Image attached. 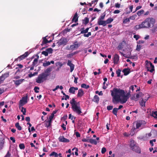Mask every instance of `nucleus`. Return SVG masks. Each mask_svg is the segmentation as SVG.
Here are the masks:
<instances>
[{
	"instance_id": "nucleus-39",
	"label": "nucleus",
	"mask_w": 157,
	"mask_h": 157,
	"mask_svg": "<svg viewBox=\"0 0 157 157\" xmlns=\"http://www.w3.org/2000/svg\"><path fill=\"white\" fill-rule=\"evenodd\" d=\"M84 28H82L80 29L81 31L80 34H85L87 33V31H86L85 29H84Z\"/></svg>"
},
{
	"instance_id": "nucleus-18",
	"label": "nucleus",
	"mask_w": 157,
	"mask_h": 157,
	"mask_svg": "<svg viewBox=\"0 0 157 157\" xmlns=\"http://www.w3.org/2000/svg\"><path fill=\"white\" fill-rule=\"evenodd\" d=\"M84 94V92L82 89H80L78 90V92L77 95L78 97H81Z\"/></svg>"
},
{
	"instance_id": "nucleus-10",
	"label": "nucleus",
	"mask_w": 157,
	"mask_h": 157,
	"mask_svg": "<svg viewBox=\"0 0 157 157\" xmlns=\"http://www.w3.org/2000/svg\"><path fill=\"white\" fill-rule=\"evenodd\" d=\"M67 65L70 67V72H72L74 69L75 65L71 63V61L70 60H68Z\"/></svg>"
},
{
	"instance_id": "nucleus-32",
	"label": "nucleus",
	"mask_w": 157,
	"mask_h": 157,
	"mask_svg": "<svg viewBox=\"0 0 157 157\" xmlns=\"http://www.w3.org/2000/svg\"><path fill=\"white\" fill-rule=\"evenodd\" d=\"M49 155L50 156H54L55 157H58V155L57 153L53 151Z\"/></svg>"
},
{
	"instance_id": "nucleus-25",
	"label": "nucleus",
	"mask_w": 157,
	"mask_h": 157,
	"mask_svg": "<svg viewBox=\"0 0 157 157\" xmlns=\"http://www.w3.org/2000/svg\"><path fill=\"white\" fill-rule=\"evenodd\" d=\"M5 141L4 140L0 141V150L3 149L4 146Z\"/></svg>"
},
{
	"instance_id": "nucleus-38",
	"label": "nucleus",
	"mask_w": 157,
	"mask_h": 157,
	"mask_svg": "<svg viewBox=\"0 0 157 157\" xmlns=\"http://www.w3.org/2000/svg\"><path fill=\"white\" fill-rule=\"evenodd\" d=\"M21 109V111L23 113V114L24 115H25L26 114V109L23 107H22Z\"/></svg>"
},
{
	"instance_id": "nucleus-9",
	"label": "nucleus",
	"mask_w": 157,
	"mask_h": 157,
	"mask_svg": "<svg viewBox=\"0 0 157 157\" xmlns=\"http://www.w3.org/2000/svg\"><path fill=\"white\" fill-rule=\"evenodd\" d=\"M9 73L7 72L3 75L0 77V83L3 82L6 78H7L9 76Z\"/></svg>"
},
{
	"instance_id": "nucleus-4",
	"label": "nucleus",
	"mask_w": 157,
	"mask_h": 157,
	"mask_svg": "<svg viewBox=\"0 0 157 157\" xmlns=\"http://www.w3.org/2000/svg\"><path fill=\"white\" fill-rule=\"evenodd\" d=\"M155 22V19L152 17H148L142 23L144 28H149L153 27Z\"/></svg>"
},
{
	"instance_id": "nucleus-33",
	"label": "nucleus",
	"mask_w": 157,
	"mask_h": 157,
	"mask_svg": "<svg viewBox=\"0 0 157 157\" xmlns=\"http://www.w3.org/2000/svg\"><path fill=\"white\" fill-rule=\"evenodd\" d=\"M69 92L73 94H75V90L74 89V87H71L69 89Z\"/></svg>"
},
{
	"instance_id": "nucleus-29",
	"label": "nucleus",
	"mask_w": 157,
	"mask_h": 157,
	"mask_svg": "<svg viewBox=\"0 0 157 157\" xmlns=\"http://www.w3.org/2000/svg\"><path fill=\"white\" fill-rule=\"evenodd\" d=\"M118 110V109H117V108H114L113 109L112 113H113L115 115V116H117V113Z\"/></svg>"
},
{
	"instance_id": "nucleus-11",
	"label": "nucleus",
	"mask_w": 157,
	"mask_h": 157,
	"mask_svg": "<svg viewBox=\"0 0 157 157\" xmlns=\"http://www.w3.org/2000/svg\"><path fill=\"white\" fill-rule=\"evenodd\" d=\"M24 80L25 79H21L17 80H13V81L16 86H18L22 83Z\"/></svg>"
},
{
	"instance_id": "nucleus-30",
	"label": "nucleus",
	"mask_w": 157,
	"mask_h": 157,
	"mask_svg": "<svg viewBox=\"0 0 157 157\" xmlns=\"http://www.w3.org/2000/svg\"><path fill=\"white\" fill-rule=\"evenodd\" d=\"M15 126L18 130H21L22 129V128L20 125L19 124L18 122L15 124Z\"/></svg>"
},
{
	"instance_id": "nucleus-16",
	"label": "nucleus",
	"mask_w": 157,
	"mask_h": 157,
	"mask_svg": "<svg viewBox=\"0 0 157 157\" xmlns=\"http://www.w3.org/2000/svg\"><path fill=\"white\" fill-rule=\"evenodd\" d=\"M132 150L138 153H140L141 151L140 148L136 145L134 146V147L131 148Z\"/></svg>"
},
{
	"instance_id": "nucleus-61",
	"label": "nucleus",
	"mask_w": 157,
	"mask_h": 157,
	"mask_svg": "<svg viewBox=\"0 0 157 157\" xmlns=\"http://www.w3.org/2000/svg\"><path fill=\"white\" fill-rule=\"evenodd\" d=\"M78 79V78L77 77H74V82L75 83H77V80Z\"/></svg>"
},
{
	"instance_id": "nucleus-8",
	"label": "nucleus",
	"mask_w": 157,
	"mask_h": 157,
	"mask_svg": "<svg viewBox=\"0 0 157 157\" xmlns=\"http://www.w3.org/2000/svg\"><path fill=\"white\" fill-rule=\"evenodd\" d=\"M67 41V39L64 38L60 39L59 41L57 42L59 46L66 45Z\"/></svg>"
},
{
	"instance_id": "nucleus-26",
	"label": "nucleus",
	"mask_w": 157,
	"mask_h": 157,
	"mask_svg": "<svg viewBox=\"0 0 157 157\" xmlns=\"http://www.w3.org/2000/svg\"><path fill=\"white\" fill-rule=\"evenodd\" d=\"M151 115L154 117V118H156L157 120V111L155 112L152 111Z\"/></svg>"
},
{
	"instance_id": "nucleus-3",
	"label": "nucleus",
	"mask_w": 157,
	"mask_h": 157,
	"mask_svg": "<svg viewBox=\"0 0 157 157\" xmlns=\"http://www.w3.org/2000/svg\"><path fill=\"white\" fill-rule=\"evenodd\" d=\"M70 103L71 106V109L73 112L78 115L82 113L79 102H77L75 99L73 98L71 100Z\"/></svg>"
},
{
	"instance_id": "nucleus-53",
	"label": "nucleus",
	"mask_w": 157,
	"mask_h": 157,
	"mask_svg": "<svg viewBox=\"0 0 157 157\" xmlns=\"http://www.w3.org/2000/svg\"><path fill=\"white\" fill-rule=\"evenodd\" d=\"M141 48V46L140 45H137L136 48V50L137 51H139Z\"/></svg>"
},
{
	"instance_id": "nucleus-21",
	"label": "nucleus",
	"mask_w": 157,
	"mask_h": 157,
	"mask_svg": "<svg viewBox=\"0 0 157 157\" xmlns=\"http://www.w3.org/2000/svg\"><path fill=\"white\" fill-rule=\"evenodd\" d=\"M78 14L77 13H76L74 15L72 18V22H76L78 21Z\"/></svg>"
},
{
	"instance_id": "nucleus-63",
	"label": "nucleus",
	"mask_w": 157,
	"mask_h": 157,
	"mask_svg": "<svg viewBox=\"0 0 157 157\" xmlns=\"http://www.w3.org/2000/svg\"><path fill=\"white\" fill-rule=\"evenodd\" d=\"M120 12L119 10H116L113 12V13L114 14L118 13Z\"/></svg>"
},
{
	"instance_id": "nucleus-47",
	"label": "nucleus",
	"mask_w": 157,
	"mask_h": 157,
	"mask_svg": "<svg viewBox=\"0 0 157 157\" xmlns=\"http://www.w3.org/2000/svg\"><path fill=\"white\" fill-rule=\"evenodd\" d=\"M105 14L104 13L103 15H101L100 17L98 18V20H103L105 17Z\"/></svg>"
},
{
	"instance_id": "nucleus-28",
	"label": "nucleus",
	"mask_w": 157,
	"mask_h": 157,
	"mask_svg": "<svg viewBox=\"0 0 157 157\" xmlns=\"http://www.w3.org/2000/svg\"><path fill=\"white\" fill-rule=\"evenodd\" d=\"M113 20V19L111 18H108L105 21L106 24L110 23Z\"/></svg>"
},
{
	"instance_id": "nucleus-57",
	"label": "nucleus",
	"mask_w": 157,
	"mask_h": 157,
	"mask_svg": "<svg viewBox=\"0 0 157 157\" xmlns=\"http://www.w3.org/2000/svg\"><path fill=\"white\" fill-rule=\"evenodd\" d=\"M66 125H65V124L64 123H63L61 125V127L63 128V129L64 130H65L66 129V127H65Z\"/></svg>"
},
{
	"instance_id": "nucleus-17",
	"label": "nucleus",
	"mask_w": 157,
	"mask_h": 157,
	"mask_svg": "<svg viewBox=\"0 0 157 157\" xmlns=\"http://www.w3.org/2000/svg\"><path fill=\"white\" fill-rule=\"evenodd\" d=\"M130 69L129 68H124L122 70V72L124 73V75H127L130 73Z\"/></svg>"
},
{
	"instance_id": "nucleus-62",
	"label": "nucleus",
	"mask_w": 157,
	"mask_h": 157,
	"mask_svg": "<svg viewBox=\"0 0 157 157\" xmlns=\"http://www.w3.org/2000/svg\"><path fill=\"white\" fill-rule=\"evenodd\" d=\"M75 135L76 137H79L80 136V135L79 133L78 132H76L75 133Z\"/></svg>"
},
{
	"instance_id": "nucleus-14",
	"label": "nucleus",
	"mask_w": 157,
	"mask_h": 157,
	"mask_svg": "<svg viewBox=\"0 0 157 157\" xmlns=\"http://www.w3.org/2000/svg\"><path fill=\"white\" fill-rule=\"evenodd\" d=\"M29 55V53L28 52H25L24 54L18 57L17 59L19 60H22L26 57H27Z\"/></svg>"
},
{
	"instance_id": "nucleus-15",
	"label": "nucleus",
	"mask_w": 157,
	"mask_h": 157,
	"mask_svg": "<svg viewBox=\"0 0 157 157\" xmlns=\"http://www.w3.org/2000/svg\"><path fill=\"white\" fill-rule=\"evenodd\" d=\"M97 23L98 25H102L103 26H105L106 25L105 21L103 20H98Z\"/></svg>"
},
{
	"instance_id": "nucleus-5",
	"label": "nucleus",
	"mask_w": 157,
	"mask_h": 157,
	"mask_svg": "<svg viewBox=\"0 0 157 157\" xmlns=\"http://www.w3.org/2000/svg\"><path fill=\"white\" fill-rule=\"evenodd\" d=\"M80 45L79 43L77 41H75L74 44L71 45L70 47L67 46L66 47V49L67 50H74L78 48Z\"/></svg>"
},
{
	"instance_id": "nucleus-54",
	"label": "nucleus",
	"mask_w": 157,
	"mask_h": 157,
	"mask_svg": "<svg viewBox=\"0 0 157 157\" xmlns=\"http://www.w3.org/2000/svg\"><path fill=\"white\" fill-rule=\"evenodd\" d=\"M133 37L136 39V40H137L139 38L140 36L138 35H135L133 36Z\"/></svg>"
},
{
	"instance_id": "nucleus-1",
	"label": "nucleus",
	"mask_w": 157,
	"mask_h": 157,
	"mask_svg": "<svg viewBox=\"0 0 157 157\" xmlns=\"http://www.w3.org/2000/svg\"><path fill=\"white\" fill-rule=\"evenodd\" d=\"M110 91L113 97L112 102L115 104L119 102L122 104L126 103L129 98L128 96L130 94L129 92L125 95L124 90L116 88H114Z\"/></svg>"
},
{
	"instance_id": "nucleus-40",
	"label": "nucleus",
	"mask_w": 157,
	"mask_h": 157,
	"mask_svg": "<svg viewBox=\"0 0 157 157\" xmlns=\"http://www.w3.org/2000/svg\"><path fill=\"white\" fill-rule=\"evenodd\" d=\"M120 54H121V55H122L123 56L125 57L126 58H130V59H134V58L133 57V56H125V54L122 53L121 52H120Z\"/></svg>"
},
{
	"instance_id": "nucleus-60",
	"label": "nucleus",
	"mask_w": 157,
	"mask_h": 157,
	"mask_svg": "<svg viewBox=\"0 0 157 157\" xmlns=\"http://www.w3.org/2000/svg\"><path fill=\"white\" fill-rule=\"evenodd\" d=\"M74 55V53H71L69 54H67V58H70Z\"/></svg>"
},
{
	"instance_id": "nucleus-58",
	"label": "nucleus",
	"mask_w": 157,
	"mask_h": 157,
	"mask_svg": "<svg viewBox=\"0 0 157 157\" xmlns=\"http://www.w3.org/2000/svg\"><path fill=\"white\" fill-rule=\"evenodd\" d=\"M142 8V6H137L136 8V10L135 11H134V12H133V13H135L136 11L137 10L140 9H141V8Z\"/></svg>"
},
{
	"instance_id": "nucleus-64",
	"label": "nucleus",
	"mask_w": 157,
	"mask_h": 157,
	"mask_svg": "<svg viewBox=\"0 0 157 157\" xmlns=\"http://www.w3.org/2000/svg\"><path fill=\"white\" fill-rule=\"evenodd\" d=\"M25 120L27 122H29L30 121V118L29 117H28L25 118Z\"/></svg>"
},
{
	"instance_id": "nucleus-31",
	"label": "nucleus",
	"mask_w": 157,
	"mask_h": 157,
	"mask_svg": "<svg viewBox=\"0 0 157 157\" xmlns=\"http://www.w3.org/2000/svg\"><path fill=\"white\" fill-rule=\"evenodd\" d=\"M89 142L91 144H94L95 145H96L97 144L96 141L93 139H90L89 140Z\"/></svg>"
},
{
	"instance_id": "nucleus-22",
	"label": "nucleus",
	"mask_w": 157,
	"mask_h": 157,
	"mask_svg": "<svg viewBox=\"0 0 157 157\" xmlns=\"http://www.w3.org/2000/svg\"><path fill=\"white\" fill-rule=\"evenodd\" d=\"M147 99H148L146 100H144L143 99H142L141 101L140 102V105L142 107L145 106L146 102Z\"/></svg>"
},
{
	"instance_id": "nucleus-49",
	"label": "nucleus",
	"mask_w": 157,
	"mask_h": 157,
	"mask_svg": "<svg viewBox=\"0 0 157 157\" xmlns=\"http://www.w3.org/2000/svg\"><path fill=\"white\" fill-rule=\"evenodd\" d=\"M39 88L38 87L35 86V87L34 90V91L36 93H38L39 92V91L37 90H39Z\"/></svg>"
},
{
	"instance_id": "nucleus-13",
	"label": "nucleus",
	"mask_w": 157,
	"mask_h": 157,
	"mask_svg": "<svg viewBox=\"0 0 157 157\" xmlns=\"http://www.w3.org/2000/svg\"><path fill=\"white\" fill-rule=\"evenodd\" d=\"M119 59V56L117 54H115L114 55L113 61L114 64H117L118 63Z\"/></svg>"
},
{
	"instance_id": "nucleus-20",
	"label": "nucleus",
	"mask_w": 157,
	"mask_h": 157,
	"mask_svg": "<svg viewBox=\"0 0 157 157\" xmlns=\"http://www.w3.org/2000/svg\"><path fill=\"white\" fill-rule=\"evenodd\" d=\"M134 28L136 30H137L139 29L144 28V27L143 26V24L142 23L141 24H140L136 25L134 27Z\"/></svg>"
},
{
	"instance_id": "nucleus-46",
	"label": "nucleus",
	"mask_w": 157,
	"mask_h": 157,
	"mask_svg": "<svg viewBox=\"0 0 157 157\" xmlns=\"http://www.w3.org/2000/svg\"><path fill=\"white\" fill-rule=\"evenodd\" d=\"M121 70L120 69H118L116 71V74L117 75V76L119 77L121 75Z\"/></svg>"
},
{
	"instance_id": "nucleus-37",
	"label": "nucleus",
	"mask_w": 157,
	"mask_h": 157,
	"mask_svg": "<svg viewBox=\"0 0 157 157\" xmlns=\"http://www.w3.org/2000/svg\"><path fill=\"white\" fill-rule=\"evenodd\" d=\"M144 12V11L143 10H141L137 12V14L138 16H140L143 14Z\"/></svg>"
},
{
	"instance_id": "nucleus-45",
	"label": "nucleus",
	"mask_w": 157,
	"mask_h": 157,
	"mask_svg": "<svg viewBox=\"0 0 157 157\" xmlns=\"http://www.w3.org/2000/svg\"><path fill=\"white\" fill-rule=\"evenodd\" d=\"M130 19L129 18H126L124 19L123 21V23L124 24H126L128 22H129Z\"/></svg>"
},
{
	"instance_id": "nucleus-24",
	"label": "nucleus",
	"mask_w": 157,
	"mask_h": 157,
	"mask_svg": "<svg viewBox=\"0 0 157 157\" xmlns=\"http://www.w3.org/2000/svg\"><path fill=\"white\" fill-rule=\"evenodd\" d=\"M89 22V19L88 17H86L82 20V23L85 25H86Z\"/></svg>"
},
{
	"instance_id": "nucleus-42",
	"label": "nucleus",
	"mask_w": 157,
	"mask_h": 157,
	"mask_svg": "<svg viewBox=\"0 0 157 157\" xmlns=\"http://www.w3.org/2000/svg\"><path fill=\"white\" fill-rule=\"evenodd\" d=\"M69 119H71V120H75L76 117L72 115L71 114H70L69 115Z\"/></svg>"
},
{
	"instance_id": "nucleus-23",
	"label": "nucleus",
	"mask_w": 157,
	"mask_h": 157,
	"mask_svg": "<svg viewBox=\"0 0 157 157\" xmlns=\"http://www.w3.org/2000/svg\"><path fill=\"white\" fill-rule=\"evenodd\" d=\"M92 101L96 103H98L99 101V98L98 96L97 95H95Z\"/></svg>"
},
{
	"instance_id": "nucleus-44",
	"label": "nucleus",
	"mask_w": 157,
	"mask_h": 157,
	"mask_svg": "<svg viewBox=\"0 0 157 157\" xmlns=\"http://www.w3.org/2000/svg\"><path fill=\"white\" fill-rule=\"evenodd\" d=\"M142 124V123L140 122V121L139 122H137L136 123V128H139Z\"/></svg>"
},
{
	"instance_id": "nucleus-36",
	"label": "nucleus",
	"mask_w": 157,
	"mask_h": 157,
	"mask_svg": "<svg viewBox=\"0 0 157 157\" xmlns=\"http://www.w3.org/2000/svg\"><path fill=\"white\" fill-rule=\"evenodd\" d=\"M37 62L38 58L35 59L33 60V62L32 66H35L37 64Z\"/></svg>"
},
{
	"instance_id": "nucleus-41",
	"label": "nucleus",
	"mask_w": 157,
	"mask_h": 157,
	"mask_svg": "<svg viewBox=\"0 0 157 157\" xmlns=\"http://www.w3.org/2000/svg\"><path fill=\"white\" fill-rule=\"evenodd\" d=\"M46 51L48 52V54H51L52 52L53 49L51 48H49L46 49Z\"/></svg>"
},
{
	"instance_id": "nucleus-43",
	"label": "nucleus",
	"mask_w": 157,
	"mask_h": 157,
	"mask_svg": "<svg viewBox=\"0 0 157 157\" xmlns=\"http://www.w3.org/2000/svg\"><path fill=\"white\" fill-rule=\"evenodd\" d=\"M19 147L21 149H24L25 148V146L24 144H21L19 145Z\"/></svg>"
},
{
	"instance_id": "nucleus-56",
	"label": "nucleus",
	"mask_w": 157,
	"mask_h": 157,
	"mask_svg": "<svg viewBox=\"0 0 157 157\" xmlns=\"http://www.w3.org/2000/svg\"><path fill=\"white\" fill-rule=\"evenodd\" d=\"M27 124L29 125V128H28V130H29V132H31V130H30V128L32 124L29 122L27 123Z\"/></svg>"
},
{
	"instance_id": "nucleus-59",
	"label": "nucleus",
	"mask_w": 157,
	"mask_h": 157,
	"mask_svg": "<svg viewBox=\"0 0 157 157\" xmlns=\"http://www.w3.org/2000/svg\"><path fill=\"white\" fill-rule=\"evenodd\" d=\"M10 140L12 141V142L14 143L15 142V140L14 137H11L10 138Z\"/></svg>"
},
{
	"instance_id": "nucleus-12",
	"label": "nucleus",
	"mask_w": 157,
	"mask_h": 157,
	"mask_svg": "<svg viewBox=\"0 0 157 157\" xmlns=\"http://www.w3.org/2000/svg\"><path fill=\"white\" fill-rule=\"evenodd\" d=\"M58 139L60 142L68 143L70 142L69 140L65 138L63 136H59Z\"/></svg>"
},
{
	"instance_id": "nucleus-27",
	"label": "nucleus",
	"mask_w": 157,
	"mask_h": 157,
	"mask_svg": "<svg viewBox=\"0 0 157 157\" xmlns=\"http://www.w3.org/2000/svg\"><path fill=\"white\" fill-rule=\"evenodd\" d=\"M136 145L135 144V142L133 140H132L130 142V147H131V149L132 148V147H134V146H135Z\"/></svg>"
},
{
	"instance_id": "nucleus-2",
	"label": "nucleus",
	"mask_w": 157,
	"mask_h": 157,
	"mask_svg": "<svg viewBox=\"0 0 157 157\" xmlns=\"http://www.w3.org/2000/svg\"><path fill=\"white\" fill-rule=\"evenodd\" d=\"M51 69L48 68L44 71V72L39 74L36 78V82L37 83H41L47 79V77L50 75Z\"/></svg>"
},
{
	"instance_id": "nucleus-35",
	"label": "nucleus",
	"mask_w": 157,
	"mask_h": 157,
	"mask_svg": "<svg viewBox=\"0 0 157 157\" xmlns=\"http://www.w3.org/2000/svg\"><path fill=\"white\" fill-rule=\"evenodd\" d=\"M81 86L82 88H84L85 89H87L90 87L89 85H87L85 83L82 84L81 85Z\"/></svg>"
},
{
	"instance_id": "nucleus-34",
	"label": "nucleus",
	"mask_w": 157,
	"mask_h": 157,
	"mask_svg": "<svg viewBox=\"0 0 157 157\" xmlns=\"http://www.w3.org/2000/svg\"><path fill=\"white\" fill-rule=\"evenodd\" d=\"M50 64V63L49 61H45L43 64V65L44 67H46L49 65Z\"/></svg>"
},
{
	"instance_id": "nucleus-48",
	"label": "nucleus",
	"mask_w": 157,
	"mask_h": 157,
	"mask_svg": "<svg viewBox=\"0 0 157 157\" xmlns=\"http://www.w3.org/2000/svg\"><path fill=\"white\" fill-rule=\"evenodd\" d=\"M41 54L44 55L45 56H47L48 55V52H47L46 50L42 51L41 52Z\"/></svg>"
},
{
	"instance_id": "nucleus-55",
	"label": "nucleus",
	"mask_w": 157,
	"mask_h": 157,
	"mask_svg": "<svg viewBox=\"0 0 157 157\" xmlns=\"http://www.w3.org/2000/svg\"><path fill=\"white\" fill-rule=\"evenodd\" d=\"M115 6L116 8H119L120 7V4L118 3H116L115 4Z\"/></svg>"
},
{
	"instance_id": "nucleus-19",
	"label": "nucleus",
	"mask_w": 157,
	"mask_h": 157,
	"mask_svg": "<svg viewBox=\"0 0 157 157\" xmlns=\"http://www.w3.org/2000/svg\"><path fill=\"white\" fill-rule=\"evenodd\" d=\"M48 36H46L42 38L43 41L42 43L41 44V46H42L46 44L47 43H48V40L47 39V37Z\"/></svg>"
},
{
	"instance_id": "nucleus-7",
	"label": "nucleus",
	"mask_w": 157,
	"mask_h": 157,
	"mask_svg": "<svg viewBox=\"0 0 157 157\" xmlns=\"http://www.w3.org/2000/svg\"><path fill=\"white\" fill-rule=\"evenodd\" d=\"M146 67L147 69V71L152 72L154 70V67L151 62L148 63L146 65Z\"/></svg>"
},
{
	"instance_id": "nucleus-52",
	"label": "nucleus",
	"mask_w": 157,
	"mask_h": 157,
	"mask_svg": "<svg viewBox=\"0 0 157 157\" xmlns=\"http://www.w3.org/2000/svg\"><path fill=\"white\" fill-rule=\"evenodd\" d=\"M113 106L112 105H109L107 107V109L108 110H110L113 109Z\"/></svg>"
},
{
	"instance_id": "nucleus-50",
	"label": "nucleus",
	"mask_w": 157,
	"mask_h": 157,
	"mask_svg": "<svg viewBox=\"0 0 157 157\" xmlns=\"http://www.w3.org/2000/svg\"><path fill=\"white\" fill-rule=\"evenodd\" d=\"M130 98L131 100H134L135 101H136L138 100V99H136V98L135 95L132 96Z\"/></svg>"
},
{
	"instance_id": "nucleus-6",
	"label": "nucleus",
	"mask_w": 157,
	"mask_h": 157,
	"mask_svg": "<svg viewBox=\"0 0 157 157\" xmlns=\"http://www.w3.org/2000/svg\"><path fill=\"white\" fill-rule=\"evenodd\" d=\"M28 96L27 95L26 96L22 98V99L19 101V107L20 108L21 107L25 104L27 102Z\"/></svg>"
},
{
	"instance_id": "nucleus-51",
	"label": "nucleus",
	"mask_w": 157,
	"mask_h": 157,
	"mask_svg": "<svg viewBox=\"0 0 157 157\" xmlns=\"http://www.w3.org/2000/svg\"><path fill=\"white\" fill-rule=\"evenodd\" d=\"M106 151L105 147H103L101 149V152L102 154H104Z\"/></svg>"
}]
</instances>
